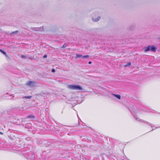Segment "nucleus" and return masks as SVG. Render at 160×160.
Masks as SVG:
<instances>
[{"mask_svg": "<svg viewBox=\"0 0 160 160\" xmlns=\"http://www.w3.org/2000/svg\"><path fill=\"white\" fill-rule=\"evenodd\" d=\"M68 88L74 90H82L83 88L81 86L79 85H70L68 86Z\"/></svg>", "mask_w": 160, "mask_h": 160, "instance_id": "obj_1", "label": "nucleus"}, {"mask_svg": "<svg viewBox=\"0 0 160 160\" xmlns=\"http://www.w3.org/2000/svg\"><path fill=\"white\" fill-rule=\"evenodd\" d=\"M36 83L33 81H28L27 84L26 85H27L29 86L30 87H35L36 86Z\"/></svg>", "mask_w": 160, "mask_h": 160, "instance_id": "obj_2", "label": "nucleus"}, {"mask_svg": "<svg viewBox=\"0 0 160 160\" xmlns=\"http://www.w3.org/2000/svg\"><path fill=\"white\" fill-rule=\"evenodd\" d=\"M157 49V47L154 46H151L150 51H151L155 52Z\"/></svg>", "mask_w": 160, "mask_h": 160, "instance_id": "obj_3", "label": "nucleus"}, {"mask_svg": "<svg viewBox=\"0 0 160 160\" xmlns=\"http://www.w3.org/2000/svg\"><path fill=\"white\" fill-rule=\"evenodd\" d=\"M101 17L100 16H98L97 18H92V20L94 22H98L100 19Z\"/></svg>", "mask_w": 160, "mask_h": 160, "instance_id": "obj_4", "label": "nucleus"}, {"mask_svg": "<svg viewBox=\"0 0 160 160\" xmlns=\"http://www.w3.org/2000/svg\"><path fill=\"white\" fill-rule=\"evenodd\" d=\"M151 46H148L145 48L144 52H147L150 51Z\"/></svg>", "mask_w": 160, "mask_h": 160, "instance_id": "obj_5", "label": "nucleus"}, {"mask_svg": "<svg viewBox=\"0 0 160 160\" xmlns=\"http://www.w3.org/2000/svg\"><path fill=\"white\" fill-rule=\"evenodd\" d=\"M27 118L33 119L35 118V116L33 115H29L27 116Z\"/></svg>", "mask_w": 160, "mask_h": 160, "instance_id": "obj_6", "label": "nucleus"}, {"mask_svg": "<svg viewBox=\"0 0 160 160\" xmlns=\"http://www.w3.org/2000/svg\"><path fill=\"white\" fill-rule=\"evenodd\" d=\"M38 31H42L44 30V27L43 26L40 27L38 28Z\"/></svg>", "mask_w": 160, "mask_h": 160, "instance_id": "obj_7", "label": "nucleus"}, {"mask_svg": "<svg viewBox=\"0 0 160 160\" xmlns=\"http://www.w3.org/2000/svg\"><path fill=\"white\" fill-rule=\"evenodd\" d=\"M116 98L119 99H121V96L118 94H113Z\"/></svg>", "mask_w": 160, "mask_h": 160, "instance_id": "obj_8", "label": "nucleus"}, {"mask_svg": "<svg viewBox=\"0 0 160 160\" xmlns=\"http://www.w3.org/2000/svg\"><path fill=\"white\" fill-rule=\"evenodd\" d=\"M31 29L33 31H38V28H31Z\"/></svg>", "mask_w": 160, "mask_h": 160, "instance_id": "obj_9", "label": "nucleus"}, {"mask_svg": "<svg viewBox=\"0 0 160 160\" xmlns=\"http://www.w3.org/2000/svg\"><path fill=\"white\" fill-rule=\"evenodd\" d=\"M32 96H26L25 97H22V98H28V99H30L31 98Z\"/></svg>", "mask_w": 160, "mask_h": 160, "instance_id": "obj_10", "label": "nucleus"}, {"mask_svg": "<svg viewBox=\"0 0 160 160\" xmlns=\"http://www.w3.org/2000/svg\"><path fill=\"white\" fill-rule=\"evenodd\" d=\"M76 55L77 58H80V57L82 58V57H83V56L82 55H80V54H76Z\"/></svg>", "mask_w": 160, "mask_h": 160, "instance_id": "obj_11", "label": "nucleus"}, {"mask_svg": "<svg viewBox=\"0 0 160 160\" xmlns=\"http://www.w3.org/2000/svg\"><path fill=\"white\" fill-rule=\"evenodd\" d=\"M0 51L3 54H4V55H6V52L4 51H3L1 49H0Z\"/></svg>", "mask_w": 160, "mask_h": 160, "instance_id": "obj_12", "label": "nucleus"}, {"mask_svg": "<svg viewBox=\"0 0 160 160\" xmlns=\"http://www.w3.org/2000/svg\"><path fill=\"white\" fill-rule=\"evenodd\" d=\"M18 32V30L16 31H14V32H12L11 34L17 33Z\"/></svg>", "mask_w": 160, "mask_h": 160, "instance_id": "obj_13", "label": "nucleus"}, {"mask_svg": "<svg viewBox=\"0 0 160 160\" xmlns=\"http://www.w3.org/2000/svg\"><path fill=\"white\" fill-rule=\"evenodd\" d=\"M131 65V63L130 62H128L127 63L126 65H125V66H130Z\"/></svg>", "mask_w": 160, "mask_h": 160, "instance_id": "obj_14", "label": "nucleus"}, {"mask_svg": "<svg viewBox=\"0 0 160 160\" xmlns=\"http://www.w3.org/2000/svg\"><path fill=\"white\" fill-rule=\"evenodd\" d=\"M89 57V56L88 55H87L85 56H84L82 57V58H88Z\"/></svg>", "mask_w": 160, "mask_h": 160, "instance_id": "obj_15", "label": "nucleus"}, {"mask_svg": "<svg viewBox=\"0 0 160 160\" xmlns=\"http://www.w3.org/2000/svg\"><path fill=\"white\" fill-rule=\"evenodd\" d=\"M21 57L23 58L26 59L27 58V57L26 56H25L23 55H22L21 56Z\"/></svg>", "mask_w": 160, "mask_h": 160, "instance_id": "obj_16", "label": "nucleus"}, {"mask_svg": "<svg viewBox=\"0 0 160 160\" xmlns=\"http://www.w3.org/2000/svg\"><path fill=\"white\" fill-rule=\"evenodd\" d=\"M67 46V45L66 44H64L62 46V48H65Z\"/></svg>", "mask_w": 160, "mask_h": 160, "instance_id": "obj_17", "label": "nucleus"}, {"mask_svg": "<svg viewBox=\"0 0 160 160\" xmlns=\"http://www.w3.org/2000/svg\"><path fill=\"white\" fill-rule=\"evenodd\" d=\"M47 55H44L43 56V58H47Z\"/></svg>", "mask_w": 160, "mask_h": 160, "instance_id": "obj_18", "label": "nucleus"}, {"mask_svg": "<svg viewBox=\"0 0 160 160\" xmlns=\"http://www.w3.org/2000/svg\"><path fill=\"white\" fill-rule=\"evenodd\" d=\"M52 72H55V69H52Z\"/></svg>", "mask_w": 160, "mask_h": 160, "instance_id": "obj_19", "label": "nucleus"}, {"mask_svg": "<svg viewBox=\"0 0 160 160\" xmlns=\"http://www.w3.org/2000/svg\"><path fill=\"white\" fill-rule=\"evenodd\" d=\"M136 119L139 121H141V119H139V118H136Z\"/></svg>", "mask_w": 160, "mask_h": 160, "instance_id": "obj_20", "label": "nucleus"}, {"mask_svg": "<svg viewBox=\"0 0 160 160\" xmlns=\"http://www.w3.org/2000/svg\"><path fill=\"white\" fill-rule=\"evenodd\" d=\"M91 63H92V62L91 61H89L88 62V64H91Z\"/></svg>", "mask_w": 160, "mask_h": 160, "instance_id": "obj_21", "label": "nucleus"}, {"mask_svg": "<svg viewBox=\"0 0 160 160\" xmlns=\"http://www.w3.org/2000/svg\"><path fill=\"white\" fill-rule=\"evenodd\" d=\"M0 134H2V135H3V133L2 132H0Z\"/></svg>", "mask_w": 160, "mask_h": 160, "instance_id": "obj_22", "label": "nucleus"}]
</instances>
